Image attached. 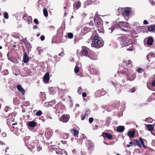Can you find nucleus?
Here are the masks:
<instances>
[{"label":"nucleus","instance_id":"cd10ccee","mask_svg":"<svg viewBox=\"0 0 155 155\" xmlns=\"http://www.w3.org/2000/svg\"><path fill=\"white\" fill-rule=\"evenodd\" d=\"M124 12V8H119L118 9L116 14L117 15H119L120 14H122L123 15V12Z\"/></svg>","mask_w":155,"mask_h":155},{"label":"nucleus","instance_id":"09e8293b","mask_svg":"<svg viewBox=\"0 0 155 155\" xmlns=\"http://www.w3.org/2000/svg\"><path fill=\"white\" fill-rule=\"evenodd\" d=\"M78 92L79 94H81V93L82 92V91H81V87H78Z\"/></svg>","mask_w":155,"mask_h":155},{"label":"nucleus","instance_id":"bb28decb","mask_svg":"<svg viewBox=\"0 0 155 155\" xmlns=\"http://www.w3.org/2000/svg\"><path fill=\"white\" fill-rule=\"evenodd\" d=\"M135 131L134 130L129 131L127 133L128 135L130 137H133L134 136Z\"/></svg>","mask_w":155,"mask_h":155},{"label":"nucleus","instance_id":"412c9836","mask_svg":"<svg viewBox=\"0 0 155 155\" xmlns=\"http://www.w3.org/2000/svg\"><path fill=\"white\" fill-rule=\"evenodd\" d=\"M125 127L124 126H120L117 127V131L121 132L124 131Z\"/></svg>","mask_w":155,"mask_h":155},{"label":"nucleus","instance_id":"72a5a7b5","mask_svg":"<svg viewBox=\"0 0 155 155\" xmlns=\"http://www.w3.org/2000/svg\"><path fill=\"white\" fill-rule=\"evenodd\" d=\"M42 112L41 110H38L36 113L35 114L38 116H39L42 115Z\"/></svg>","mask_w":155,"mask_h":155},{"label":"nucleus","instance_id":"bf43d9fd","mask_svg":"<svg viewBox=\"0 0 155 155\" xmlns=\"http://www.w3.org/2000/svg\"><path fill=\"white\" fill-rule=\"evenodd\" d=\"M82 96L83 97H85L87 96V94L85 92H84L82 94Z\"/></svg>","mask_w":155,"mask_h":155},{"label":"nucleus","instance_id":"5fc2aeb1","mask_svg":"<svg viewBox=\"0 0 155 155\" xmlns=\"http://www.w3.org/2000/svg\"><path fill=\"white\" fill-rule=\"evenodd\" d=\"M93 121V118L92 117H90L89 118V121L90 123H91Z\"/></svg>","mask_w":155,"mask_h":155},{"label":"nucleus","instance_id":"58836bf2","mask_svg":"<svg viewBox=\"0 0 155 155\" xmlns=\"http://www.w3.org/2000/svg\"><path fill=\"white\" fill-rule=\"evenodd\" d=\"M83 31H86L87 32L90 31V29L87 27H84L83 28Z\"/></svg>","mask_w":155,"mask_h":155},{"label":"nucleus","instance_id":"f704fd0d","mask_svg":"<svg viewBox=\"0 0 155 155\" xmlns=\"http://www.w3.org/2000/svg\"><path fill=\"white\" fill-rule=\"evenodd\" d=\"M43 13L45 17H47L48 16V12L46 9L44 8L43 9Z\"/></svg>","mask_w":155,"mask_h":155},{"label":"nucleus","instance_id":"0eeeda50","mask_svg":"<svg viewBox=\"0 0 155 155\" xmlns=\"http://www.w3.org/2000/svg\"><path fill=\"white\" fill-rule=\"evenodd\" d=\"M70 118V116L68 114L63 115L61 118V120L63 122L66 123L68 122Z\"/></svg>","mask_w":155,"mask_h":155},{"label":"nucleus","instance_id":"3c124183","mask_svg":"<svg viewBox=\"0 0 155 155\" xmlns=\"http://www.w3.org/2000/svg\"><path fill=\"white\" fill-rule=\"evenodd\" d=\"M135 91V88H133L131 89H130V90L129 92H132V93H133V92H134Z\"/></svg>","mask_w":155,"mask_h":155},{"label":"nucleus","instance_id":"9d476101","mask_svg":"<svg viewBox=\"0 0 155 155\" xmlns=\"http://www.w3.org/2000/svg\"><path fill=\"white\" fill-rule=\"evenodd\" d=\"M49 80V74L47 72L44 75L43 78L44 82L45 83H47Z\"/></svg>","mask_w":155,"mask_h":155},{"label":"nucleus","instance_id":"6ab92c4d","mask_svg":"<svg viewBox=\"0 0 155 155\" xmlns=\"http://www.w3.org/2000/svg\"><path fill=\"white\" fill-rule=\"evenodd\" d=\"M102 136L104 137H106L108 139H111L112 138V136L110 134L106 133H104Z\"/></svg>","mask_w":155,"mask_h":155},{"label":"nucleus","instance_id":"aec40b11","mask_svg":"<svg viewBox=\"0 0 155 155\" xmlns=\"http://www.w3.org/2000/svg\"><path fill=\"white\" fill-rule=\"evenodd\" d=\"M71 131L72 134L75 137H77L79 133V131L75 128H73L71 130Z\"/></svg>","mask_w":155,"mask_h":155},{"label":"nucleus","instance_id":"f257e3e1","mask_svg":"<svg viewBox=\"0 0 155 155\" xmlns=\"http://www.w3.org/2000/svg\"><path fill=\"white\" fill-rule=\"evenodd\" d=\"M118 40L123 47L128 46L131 43V39L127 38L126 36H122L119 37Z\"/></svg>","mask_w":155,"mask_h":155},{"label":"nucleus","instance_id":"e2e57ef3","mask_svg":"<svg viewBox=\"0 0 155 155\" xmlns=\"http://www.w3.org/2000/svg\"><path fill=\"white\" fill-rule=\"evenodd\" d=\"M152 85L155 87V80L152 83Z\"/></svg>","mask_w":155,"mask_h":155},{"label":"nucleus","instance_id":"b1692460","mask_svg":"<svg viewBox=\"0 0 155 155\" xmlns=\"http://www.w3.org/2000/svg\"><path fill=\"white\" fill-rule=\"evenodd\" d=\"M146 127L148 128V130L150 131H153L154 129V125H153L144 124Z\"/></svg>","mask_w":155,"mask_h":155},{"label":"nucleus","instance_id":"c756f323","mask_svg":"<svg viewBox=\"0 0 155 155\" xmlns=\"http://www.w3.org/2000/svg\"><path fill=\"white\" fill-rule=\"evenodd\" d=\"M153 42V39L151 37L149 38L147 41V44L148 45H152Z\"/></svg>","mask_w":155,"mask_h":155},{"label":"nucleus","instance_id":"f3484780","mask_svg":"<svg viewBox=\"0 0 155 155\" xmlns=\"http://www.w3.org/2000/svg\"><path fill=\"white\" fill-rule=\"evenodd\" d=\"M29 60V57L27 56L26 53L24 52L23 55V61L25 63H27L28 62Z\"/></svg>","mask_w":155,"mask_h":155},{"label":"nucleus","instance_id":"a878e982","mask_svg":"<svg viewBox=\"0 0 155 155\" xmlns=\"http://www.w3.org/2000/svg\"><path fill=\"white\" fill-rule=\"evenodd\" d=\"M155 56V55L153 53H150L147 56V58L148 59L149 62L150 61L149 58H151L154 57Z\"/></svg>","mask_w":155,"mask_h":155},{"label":"nucleus","instance_id":"5701e85b","mask_svg":"<svg viewBox=\"0 0 155 155\" xmlns=\"http://www.w3.org/2000/svg\"><path fill=\"white\" fill-rule=\"evenodd\" d=\"M115 26L114 25H112L110 27L108 28L107 30V32L110 33H112L113 31L115 29Z\"/></svg>","mask_w":155,"mask_h":155},{"label":"nucleus","instance_id":"4468645a","mask_svg":"<svg viewBox=\"0 0 155 155\" xmlns=\"http://www.w3.org/2000/svg\"><path fill=\"white\" fill-rule=\"evenodd\" d=\"M114 86L116 88V91L118 93H119L120 92V85L118 83H113Z\"/></svg>","mask_w":155,"mask_h":155},{"label":"nucleus","instance_id":"6e6d98bb","mask_svg":"<svg viewBox=\"0 0 155 155\" xmlns=\"http://www.w3.org/2000/svg\"><path fill=\"white\" fill-rule=\"evenodd\" d=\"M86 117V116L84 115V114H83L82 116L81 117V119L82 120H83Z\"/></svg>","mask_w":155,"mask_h":155},{"label":"nucleus","instance_id":"4d7b16f0","mask_svg":"<svg viewBox=\"0 0 155 155\" xmlns=\"http://www.w3.org/2000/svg\"><path fill=\"white\" fill-rule=\"evenodd\" d=\"M40 38L41 41H43L45 40V37L44 36H41L40 37Z\"/></svg>","mask_w":155,"mask_h":155},{"label":"nucleus","instance_id":"864d4df0","mask_svg":"<svg viewBox=\"0 0 155 155\" xmlns=\"http://www.w3.org/2000/svg\"><path fill=\"white\" fill-rule=\"evenodd\" d=\"M149 2L152 4V5H155V2L153 0H149Z\"/></svg>","mask_w":155,"mask_h":155},{"label":"nucleus","instance_id":"c9c22d12","mask_svg":"<svg viewBox=\"0 0 155 155\" xmlns=\"http://www.w3.org/2000/svg\"><path fill=\"white\" fill-rule=\"evenodd\" d=\"M90 110H86L84 112V114L86 116H87L88 114H90Z\"/></svg>","mask_w":155,"mask_h":155},{"label":"nucleus","instance_id":"a18cd8bd","mask_svg":"<svg viewBox=\"0 0 155 155\" xmlns=\"http://www.w3.org/2000/svg\"><path fill=\"white\" fill-rule=\"evenodd\" d=\"M45 135H49L50 136L51 135V133L50 131H46L45 133Z\"/></svg>","mask_w":155,"mask_h":155},{"label":"nucleus","instance_id":"79ce46f5","mask_svg":"<svg viewBox=\"0 0 155 155\" xmlns=\"http://www.w3.org/2000/svg\"><path fill=\"white\" fill-rule=\"evenodd\" d=\"M145 120L148 123H151L153 121V120L151 118H147Z\"/></svg>","mask_w":155,"mask_h":155},{"label":"nucleus","instance_id":"a211bd4d","mask_svg":"<svg viewBox=\"0 0 155 155\" xmlns=\"http://www.w3.org/2000/svg\"><path fill=\"white\" fill-rule=\"evenodd\" d=\"M57 91V89L54 87H51L49 90V92L51 95L55 94Z\"/></svg>","mask_w":155,"mask_h":155},{"label":"nucleus","instance_id":"7c9ffc66","mask_svg":"<svg viewBox=\"0 0 155 155\" xmlns=\"http://www.w3.org/2000/svg\"><path fill=\"white\" fill-rule=\"evenodd\" d=\"M139 141L141 143V144L142 145L143 147L145 148L146 147V146L144 144V141H146V140H144L142 138L140 137Z\"/></svg>","mask_w":155,"mask_h":155},{"label":"nucleus","instance_id":"a19ab883","mask_svg":"<svg viewBox=\"0 0 155 155\" xmlns=\"http://www.w3.org/2000/svg\"><path fill=\"white\" fill-rule=\"evenodd\" d=\"M11 109L10 107L8 106H6L5 107V110L6 112H7Z\"/></svg>","mask_w":155,"mask_h":155},{"label":"nucleus","instance_id":"49530a36","mask_svg":"<svg viewBox=\"0 0 155 155\" xmlns=\"http://www.w3.org/2000/svg\"><path fill=\"white\" fill-rule=\"evenodd\" d=\"M143 69L141 68H139L137 70V71L139 73L143 72Z\"/></svg>","mask_w":155,"mask_h":155},{"label":"nucleus","instance_id":"2f4dec72","mask_svg":"<svg viewBox=\"0 0 155 155\" xmlns=\"http://www.w3.org/2000/svg\"><path fill=\"white\" fill-rule=\"evenodd\" d=\"M123 62L126 64V66H128L131 64V61L130 60H126L124 59L123 60Z\"/></svg>","mask_w":155,"mask_h":155},{"label":"nucleus","instance_id":"052dcab7","mask_svg":"<svg viewBox=\"0 0 155 155\" xmlns=\"http://www.w3.org/2000/svg\"><path fill=\"white\" fill-rule=\"evenodd\" d=\"M2 136L4 137H5L6 136V134L5 133L3 132L2 133Z\"/></svg>","mask_w":155,"mask_h":155},{"label":"nucleus","instance_id":"c85d7f7f","mask_svg":"<svg viewBox=\"0 0 155 155\" xmlns=\"http://www.w3.org/2000/svg\"><path fill=\"white\" fill-rule=\"evenodd\" d=\"M149 31L152 32H155V25H151L148 28Z\"/></svg>","mask_w":155,"mask_h":155},{"label":"nucleus","instance_id":"423d86ee","mask_svg":"<svg viewBox=\"0 0 155 155\" xmlns=\"http://www.w3.org/2000/svg\"><path fill=\"white\" fill-rule=\"evenodd\" d=\"M23 18L27 22L28 24L32 22V17L30 16H28L26 14H24Z\"/></svg>","mask_w":155,"mask_h":155},{"label":"nucleus","instance_id":"4be33fe9","mask_svg":"<svg viewBox=\"0 0 155 155\" xmlns=\"http://www.w3.org/2000/svg\"><path fill=\"white\" fill-rule=\"evenodd\" d=\"M28 124L29 127H33L36 125V123L34 121H30L28 122Z\"/></svg>","mask_w":155,"mask_h":155},{"label":"nucleus","instance_id":"2eb2a0df","mask_svg":"<svg viewBox=\"0 0 155 155\" xmlns=\"http://www.w3.org/2000/svg\"><path fill=\"white\" fill-rule=\"evenodd\" d=\"M89 71L91 74L94 75H97L98 73L97 70L93 67L90 68Z\"/></svg>","mask_w":155,"mask_h":155},{"label":"nucleus","instance_id":"6e6552de","mask_svg":"<svg viewBox=\"0 0 155 155\" xmlns=\"http://www.w3.org/2000/svg\"><path fill=\"white\" fill-rule=\"evenodd\" d=\"M88 48L86 47H82V49L81 51L82 54L84 56H88Z\"/></svg>","mask_w":155,"mask_h":155},{"label":"nucleus","instance_id":"f03ea898","mask_svg":"<svg viewBox=\"0 0 155 155\" xmlns=\"http://www.w3.org/2000/svg\"><path fill=\"white\" fill-rule=\"evenodd\" d=\"M121 73L126 74L127 78L130 81H133L136 77V75L134 73L133 71L131 69L129 70L127 68H124Z\"/></svg>","mask_w":155,"mask_h":155},{"label":"nucleus","instance_id":"338daca9","mask_svg":"<svg viewBox=\"0 0 155 155\" xmlns=\"http://www.w3.org/2000/svg\"><path fill=\"white\" fill-rule=\"evenodd\" d=\"M67 15V13L66 12H65L64 14V16H66Z\"/></svg>","mask_w":155,"mask_h":155},{"label":"nucleus","instance_id":"4c0bfd02","mask_svg":"<svg viewBox=\"0 0 155 155\" xmlns=\"http://www.w3.org/2000/svg\"><path fill=\"white\" fill-rule=\"evenodd\" d=\"M68 37L70 38H72L73 37V34L71 33H69L68 35Z\"/></svg>","mask_w":155,"mask_h":155},{"label":"nucleus","instance_id":"9b49d317","mask_svg":"<svg viewBox=\"0 0 155 155\" xmlns=\"http://www.w3.org/2000/svg\"><path fill=\"white\" fill-rule=\"evenodd\" d=\"M81 5V3L79 1H77L74 4V8L75 10L78 9L80 7Z\"/></svg>","mask_w":155,"mask_h":155},{"label":"nucleus","instance_id":"ddd939ff","mask_svg":"<svg viewBox=\"0 0 155 155\" xmlns=\"http://www.w3.org/2000/svg\"><path fill=\"white\" fill-rule=\"evenodd\" d=\"M141 28L140 26H138L134 28L133 30L132 31V33H139L140 31Z\"/></svg>","mask_w":155,"mask_h":155},{"label":"nucleus","instance_id":"680f3d73","mask_svg":"<svg viewBox=\"0 0 155 155\" xmlns=\"http://www.w3.org/2000/svg\"><path fill=\"white\" fill-rule=\"evenodd\" d=\"M96 23L97 24V25H98V26L99 27L101 26V23H99L98 21Z\"/></svg>","mask_w":155,"mask_h":155},{"label":"nucleus","instance_id":"c03bdc74","mask_svg":"<svg viewBox=\"0 0 155 155\" xmlns=\"http://www.w3.org/2000/svg\"><path fill=\"white\" fill-rule=\"evenodd\" d=\"M4 17L6 19H8V18L9 16L7 12H5L4 14Z\"/></svg>","mask_w":155,"mask_h":155},{"label":"nucleus","instance_id":"37998d69","mask_svg":"<svg viewBox=\"0 0 155 155\" xmlns=\"http://www.w3.org/2000/svg\"><path fill=\"white\" fill-rule=\"evenodd\" d=\"M92 0H87L85 2V4L87 5H90L92 2Z\"/></svg>","mask_w":155,"mask_h":155},{"label":"nucleus","instance_id":"39448f33","mask_svg":"<svg viewBox=\"0 0 155 155\" xmlns=\"http://www.w3.org/2000/svg\"><path fill=\"white\" fill-rule=\"evenodd\" d=\"M36 142H35L34 140H32L31 141H30L29 142L26 143V146L30 150L31 149L34 148L36 146L37 147V150L38 151H39L40 149L38 150L39 149L38 147H37V145L36 144Z\"/></svg>","mask_w":155,"mask_h":155},{"label":"nucleus","instance_id":"774afa93","mask_svg":"<svg viewBox=\"0 0 155 155\" xmlns=\"http://www.w3.org/2000/svg\"><path fill=\"white\" fill-rule=\"evenodd\" d=\"M79 106V105L78 104H76V107H78Z\"/></svg>","mask_w":155,"mask_h":155},{"label":"nucleus","instance_id":"473e14b6","mask_svg":"<svg viewBox=\"0 0 155 155\" xmlns=\"http://www.w3.org/2000/svg\"><path fill=\"white\" fill-rule=\"evenodd\" d=\"M91 142V141H90ZM94 147V146L93 143L91 142L89 144V145L88 147V149L89 150H92Z\"/></svg>","mask_w":155,"mask_h":155},{"label":"nucleus","instance_id":"f8f14e48","mask_svg":"<svg viewBox=\"0 0 155 155\" xmlns=\"http://www.w3.org/2000/svg\"><path fill=\"white\" fill-rule=\"evenodd\" d=\"M17 89L23 95H24L25 93V90L24 89L22 88L20 84H18L17 86Z\"/></svg>","mask_w":155,"mask_h":155},{"label":"nucleus","instance_id":"7ed1b4c3","mask_svg":"<svg viewBox=\"0 0 155 155\" xmlns=\"http://www.w3.org/2000/svg\"><path fill=\"white\" fill-rule=\"evenodd\" d=\"M91 45L92 47L96 48H99L103 47L104 45V42L100 40L97 35H95L94 37V41H92Z\"/></svg>","mask_w":155,"mask_h":155},{"label":"nucleus","instance_id":"0e129e2a","mask_svg":"<svg viewBox=\"0 0 155 155\" xmlns=\"http://www.w3.org/2000/svg\"><path fill=\"white\" fill-rule=\"evenodd\" d=\"M5 75H7L8 74V71L7 70H6L5 71Z\"/></svg>","mask_w":155,"mask_h":155},{"label":"nucleus","instance_id":"1a4fd4ad","mask_svg":"<svg viewBox=\"0 0 155 155\" xmlns=\"http://www.w3.org/2000/svg\"><path fill=\"white\" fill-rule=\"evenodd\" d=\"M88 57L91 59L93 60H96L98 59L97 54L96 53L92 52L91 53V54H89Z\"/></svg>","mask_w":155,"mask_h":155},{"label":"nucleus","instance_id":"13d9d810","mask_svg":"<svg viewBox=\"0 0 155 155\" xmlns=\"http://www.w3.org/2000/svg\"><path fill=\"white\" fill-rule=\"evenodd\" d=\"M144 25H147L149 24V23L146 20H144L143 22Z\"/></svg>","mask_w":155,"mask_h":155},{"label":"nucleus","instance_id":"393cba45","mask_svg":"<svg viewBox=\"0 0 155 155\" xmlns=\"http://www.w3.org/2000/svg\"><path fill=\"white\" fill-rule=\"evenodd\" d=\"M134 144L135 146H137L141 148V145L137 140L136 139L134 140Z\"/></svg>","mask_w":155,"mask_h":155},{"label":"nucleus","instance_id":"dca6fc26","mask_svg":"<svg viewBox=\"0 0 155 155\" xmlns=\"http://www.w3.org/2000/svg\"><path fill=\"white\" fill-rule=\"evenodd\" d=\"M119 25L125 28H127L129 27L128 23L126 22L120 21L119 22Z\"/></svg>","mask_w":155,"mask_h":155},{"label":"nucleus","instance_id":"20e7f679","mask_svg":"<svg viewBox=\"0 0 155 155\" xmlns=\"http://www.w3.org/2000/svg\"><path fill=\"white\" fill-rule=\"evenodd\" d=\"M132 13L131 8L130 7H126L124 8L123 16L126 21L129 19V16Z\"/></svg>","mask_w":155,"mask_h":155},{"label":"nucleus","instance_id":"e433bc0d","mask_svg":"<svg viewBox=\"0 0 155 155\" xmlns=\"http://www.w3.org/2000/svg\"><path fill=\"white\" fill-rule=\"evenodd\" d=\"M111 119L110 117H108L106 119L107 125H106L108 126V124H109V122H110Z\"/></svg>","mask_w":155,"mask_h":155},{"label":"nucleus","instance_id":"ea45409f","mask_svg":"<svg viewBox=\"0 0 155 155\" xmlns=\"http://www.w3.org/2000/svg\"><path fill=\"white\" fill-rule=\"evenodd\" d=\"M79 67L77 66H76L74 69V71L75 73H77L79 71Z\"/></svg>","mask_w":155,"mask_h":155},{"label":"nucleus","instance_id":"de8ad7c7","mask_svg":"<svg viewBox=\"0 0 155 155\" xmlns=\"http://www.w3.org/2000/svg\"><path fill=\"white\" fill-rule=\"evenodd\" d=\"M132 25L134 26H136L137 27L139 26V23L138 22H135L133 23Z\"/></svg>","mask_w":155,"mask_h":155},{"label":"nucleus","instance_id":"69168bd1","mask_svg":"<svg viewBox=\"0 0 155 155\" xmlns=\"http://www.w3.org/2000/svg\"><path fill=\"white\" fill-rule=\"evenodd\" d=\"M37 28V26L36 25L34 26L33 27V28L34 29H36Z\"/></svg>","mask_w":155,"mask_h":155},{"label":"nucleus","instance_id":"8fccbe9b","mask_svg":"<svg viewBox=\"0 0 155 155\" xmlns=\"http://www.w3.org/2000/svg\"><path fill=\"white\" fill-rule=\"evenodd\" d=\"M34 22L36 25H38L39 24L38 20L37 19H35L34 20Z\"/></svg>","mask_w":155,"mask_h":155},{"label":"nucleus","instance_id":"603ef678","mask_svg":"<svg viewBox=\"0 0 155 155\" xmlns=\"http://www.w3.org/2000/svg\"><path fill=\"white\" fill-rule=\"evenodd\" d=\"M58 55L60 56L63 57L64 55V52H61Z\"/></svg>","mask_w":155,"mask_h":155}]
</instances>
